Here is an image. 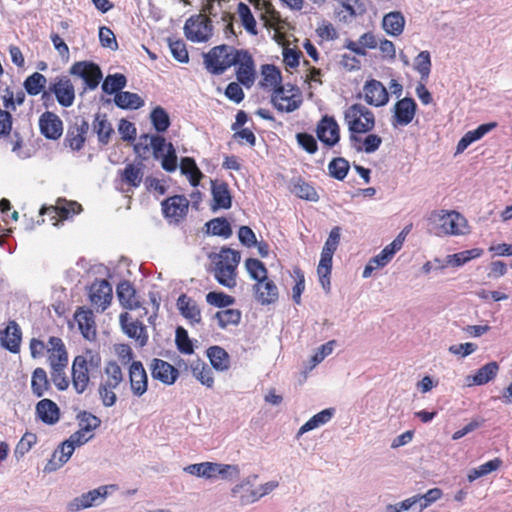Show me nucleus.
<instances>
[{"mask_svg": "<svg viewBox=\"0 0 512 512\" xmlns=\"http://www.w3.org/2000/svg\"><path fill=\"white\" fill-rule=\"evenodd\" d=\"M245 268L250 278L255 281L252 286L255 300L261 305L276 303L279 299V289L274 280L268 277L264 263L256 258H247Z\"/></svg>", "mask_w": 512, "mask_h": 512, "instance_id": "f257e3e1", "label": "nucleus"}, {"mask_svg": "<svg viewBox=\"0 0 512 512\" xmlns=\"http://www.w3.org/2000/svg\"><path fill=\"white\" fill-rule=\"evenodd\" d=\"M125 386V375L121 366L114 360L106 362L100 376L98 394L105 407L117 402V391Z\"/></svg>", "mask_w": 512, "mask_h": 512, "instance_id": "f03ea898", "label": "nucleus"}, {"mask_svg": "<svg viewBox=\"0 0 512 512\" xmlns=\"http://www.w3.org/2000/svg\"><path fill=\"white\" fill-rule=\"evenodd\" d=\"M240 253L237 250L223 247L218 253L210 255L214 265L215 279L227 288L236 286V269L240 262Z\"/></svg>", "mask_w": 512, "mask_h": 512, "instance_id": "7ed1b4c3", "label": "nucleus"}, {"mask_svg": "<svg viewBox=\"0 0 512 512\" xmlns=\"http://www.w3.org/2000/svg\"><path fill=\"white\" fill-rule=\"evenodd\" d=\"M344 122L350 138L371 132L375 128L376 118L374 112L367 106L354 103L344 111Z\"/></svg>", "mask_w": 512, "mask_h": 512, "instance_id": "20e7f679", "label": "nucleus"}, {"mask_svg": "<svg viewBox=\"0 0 512 512\" xmlns=\"http://www.w3.org/2000/svg\"><path fill=\"white\" fill-rule=\"evenodd\" d=\"M101 364V357L87 351L85 354L77 355L72 363V385L78 394L83 393L89 386L90 373L98 370Z\"/></svg>", "mask_w": 512, "mask_h": 512, "instance_id": "39448f33", "label": "nucleus"}, {"mask_svg": "<svg viewBox=\"0 0 512 512\" xmlns=\"http://www.w3.org/2000/svg\"><path fill=\"white\" fill-rule=\"evenodd\" d=\"M237 48L221 44L203 54L205 69L212 75H222L235 64Z\"/></svg>", "mask_w": 512, "mask_h": 512, "instance_id": "423d86ee", "label": "nucleus"}, {"mask_svg": "<svg viewBox=\"0 0 512 512\" xmlns=\"http://www.w3.org/2000/svg\"><path fill=\"white\" fill-rule=\"evenodd\" d=\"M54 95L59 105L62 107H70L73 105L76 94L75 87L71 79L67 75H59L54 77L46 91L42 93V100L47 106L46 101L51 100Z\"/></svg>", "mask_w": 512, "mask_h": 512, "instance_id": "0eeeda50", "label": "nucleus"}, {"mask_svg": "<svg viewBox=\"0 0 512 512\" xmlns=\"http://www.w3.org/2000/svg\"><path fill=\"white\" fill-rule=\"evenodd\" d=\"M81 211L82 206L78 202L60 198L56 201L55 205L43 206L40 209V215L43 217L42 222L48 220L53 226H58Z\"/></svg>", "mask_w": 512, "mask_h": 512, "instance_id": "6e6552de", "label": "nucleus"}, {"mask_svg": "<svg viewBox=\"0 0 512 512\" xmlns=\"http://www.w3.org/2000/svg\"><path fill=\"white\" fill-rule=\"evenodd\" d=\"M430 220L439 223L441 232L446 235H464L469 232L466 218L457 211H435Z\"/></svg>", "mask_w": 512, "mask_h": 512, "instance_id": "1a4fd4ad", "label": "nucleus"}, {"mask_svg": "<svg viewBox=\"0 0 512 512\" xmlns=\"http://www.w3.org/2000/svg\"><path fill=\"white\" fill-rule=\"evenodd\" d=\"M271 101L274 107L280 112H293L303 102L301 90L291 84L281 85L273 91Z\"/></svg>", "mask_w": 512, "mask_h": 512, "instance_id": "9d476101", "label": "nucleus"}, {"mask_svg": "<svg viewBox=\"0 0 512 512\" xmlns=\"http://www.w3.org/2000/svg\"><path fill=\"white\" fill-rule=\"evenodd\" d=\"M185 37L192 42H207L213 35V24L205 14L189 17L184 25Z\"/></svg>", "mask_w": 512, "mask_h": 512, "instance_id": "9b49d317", "label": "nucleus"}, {"mask_svg": "<svg viewBox=\"0 0 512 512\" xmlns=\"http://www.w3.org/2000/svg\"><path fill=\"white\" fill-rule=\"evenodd\" d=\"M147 314V308H142L135 319L128 312H123L119 316L123 332L129 338L135 339L141 346H144L148 340L147 329L142 321V318L147 316Z\"/></svg>", "mask_w": 512, "mask_h": 512, "instance_id": "f8f14e48", "label": "nucleus"}, {"mask_svg": "<svg viewBox=\"0 0 512 512\" xmlns=\"http://www.w3.org/2000/svg\"><path fill=\"white\" fill-rule=\"evenodd\" d=\"M235 74L237 81L246 88H251L256 79L255 62L248 50L238 49L235 55Z\"/></svg>", "mask_w": 512, "mask_h": 512, "instance_id": "ddd939ff", "label": "nucleus"}, {"mask_svg": "<svg viewBox=\"0 0 512 512\" xmlns=\"http://www.w3.org/2000/svg\"><path fill=\"white\" fill-rule=\"evenodd\" d=\"M418 105L412 97L399 99L392 108L391 125L394 128L409 125L417 112Z\"/></svg>", "mask_w": 512, "mask_h": 512, "instance_id": "4468645a", "label": "nucleus"}, {"mask_svg": "<svg viewBox=\"0 0 512 512\" xmlns=\"http://www.w3.org/2000/svg\"><path fill=\"white\" fill-rule=\"evenodd\" d=\"M88 297L97 311L103 312L111 304L112 286L105 279H95L89 287Z\"/></svg>", "mask_w": 512, "mask_h": 512, "instance_id": "2eb2a0df", "label": "nucleus"}, {"mask_svg": "<svg viewBox=\"0 0 512 512\" xmlns=\"http://www.w3.org/2000/svg\"><path fill=\"white\" fill-rule=\"evenodd\" d=\"M142 164L128 163L117 173L116 183L122 192H130L138 188L143 180Z\"/></svg>", "mask_w": 512, "mask_h": 512, "instance_id": "dca6fc26", "label": "nucleus"}, {"mask_svg": "<svg viewBox=\"0 0 512 512\" xmlns=\"http://www.w3.org/2000/svg\"><path fill=\"white\" fill-rule=\"evenodd\" d=\"M70 74L79 76L84 80L87 88L94 90L98 87L102 79V71L100 67L90 61L75 62L69 70Z\"/></svg>", "mask_w": 512, "mask_h": 512, "instance_id": "f3484780", "label": "nucleus"}, {"mask_svg": "<svg viewBox=\"0 0 512 512\" xmlns=\"http://www.w3.org/2000/svg\"><path fill=\"white\" fill-rule=\"evenodd\" d=\"M162 211L169 222L179 223L187 216L189 201L183 195L168 197L162 202Z\"/></svg>", "mask_w": 512, "mask_h": 512, "instance_id": "a211bd4d", "label": "nucleus"}, {"mask_svg": "<svg viewBox=\"0 0 512 512\" xmlns=\"http://www.w3.org/2000/svg\"><path fill=\"white\" fill-rule=\"evenodd\" d=\"M128 379L133 396L142 397L148 391V375L139 360H133L128 367Z\"/></svg>", "mask_w": 512, "mask_h": 512, "instance_id": "6ab92c4d", "label": "nucleus"}, {"mask_svg": "<svg viewBox=\"0 0 512 512\" xmlns=\"http://www.w3.org/2000/svg\"><path fill=\"white\" fill-rule=\"evenodd\" d=\"M88 131L89 123L85 119L76 120L67 128L63 141L64 146L72 151H80L84 147Z\"/></svg>", "mask_w": 512, "mask_h": 512, "instance_id": "aec40b11", "label": "nucleus"}, {"mask_svg": "<svg viewBox=\"0 0 512 512\" xmlns=\"http://www.w3.org/2000/svg\"><path fill=\"white\" fill-rule=\"evenodd\" d=\"M316 135L328 147L335 146L340 140V128L334 117L323 116L316 126Z\"/></svg>", "mask_w": 512, "mask_h": 512, "instance_id": "412c9836", "label": "nucleus"}, {"mask_svg": "<svg viewBox=\"0 0 512 512\" xmlns=\"http://www.w3.org/2000/svg\"><path fill=\"white\" fill-rule=\"evenodd\" d=\"M22 330L15 320H9L6 327L0 330V345L5 350L18 354L21 350Z\"/></svg>", "mask_w": 512, "mask_h": 512, "instance_id": "4be33fe9", "label": "nucleus"}, {"mask_svg": "<svg viewBox=\"0 0 512 512\" xmlns=\"http://www.w3.org/2000/svg\"><path fill=\"white\" fill-rule=\"evenodd\" d=\"M151 376L164 385H173L179 377V371L165 360L154 358L149 364Z\"/></svg>", "mask_w": 512, "mask_h": 512, "instance_id": "5701e85b", "label": "nucleus"}, {"mask_svg": "<svg viewBox=\"0 0 512 512\" xmlns=\"http://www.w3.org/2000/svg\"><path fill=\"white\" fill-rule=\"evenodd\" d=\"M363 94L366 103L374 107L385 106L389 101V93L386 87L375 79H370L365 82Z\"/></svg>", "mask_w": 512, "mask_h": 512, "instance_id": "b1692460", "label": "nucleus"}, {"mask_svg": "<svg viewBox=\"0 0 512 512\" xmlns=\"http://www.w3.org/2000/svg\"><path fill=\"white\" fill-rule=\"evenodd\" d=\"M39 129L45 138L57 140L63 133V122L56 113L46 111L39 117Z\"/></svg>", "mask_w": 512, "mask_h": 512, "instance_id": "393cba45", "label": "nucleus"}, {"mask_svg": "<svg viewBox=\"0 0 512 512\" xmlns=\"http://www.w3.org/2000/svg\"><path fill=\"white\" fill-rule=\"evenodd\" d=\"M338 8L336 14L344 22H351L367 12V6L363 0H336Z\"/></svg>", "mask_w": 512, "mask_h": 512, "instance_id": "a878e982", "label": "nucleus"}, {"mask_svg": "<svg viewBox=\"0 0 512 512\" xmlns=\"http://www.w3.org/2000/svg\"><path fill=\"white\" fill-rule=\"evenodd\" d=\"M46 352L50 367L68 366V352L60 337L51 336L48 339Z\"/></svg>", "mask_w": 512, "mask_h": 512, "instance_id": "bb28decb", "label": "nucleus"}, {"mask_svg": "<svg viewBox=\"0 0 512 512\" xmlns=\"http://www.w3.org/2000/svg\"><path fill=\"white\" fill-rule=\"evenodd\" d=\"M120 305L127 310H142L141 302L137 292L130 281H121L116 288Z\"/></svg>", "mask_w": 512, "mask_h": 512, "instance_id": "cd10ccee", "label": "nucleus"}, {"mask_svg": "<svg viewBox=\"0 0 512 512\" xmlns=\"http://www.w3.org/2000/svg\"><path fill=\"white\" fill-rule=\"evenodd\" d=\"M74 320L85 339L94 340L96 338V322L92 310L78 307L74 313Z\"/></svg>", "mask_w": 512, "mask_h": 512, "instance_id": "c85d7f7f", "label": "nucleus"}, {"mask_svg": "<svg viewBox=\"0 0 512 512\" xmlns=\"http://www.w3.org/2000/svg\"><path fill=\"white\" fill-rule=\"evenodd\" d=\"M201 473L202 478L205 479H214L216 477L232 479L239 476V468L237 465L203 462V469Z\"/></svg>", "mask_w": 512, "mask_h": 512, "instance_id": "c756f323", "label": "nucleus"}, {"mask_svg": "<svg viewBox=\"0 0 512 512\" xmlns=\"http://www.w3.org/2000/svg\"><path fill=\"white\" fill-rule=\"evenodd\" d=\"M212 193V209H229L232 205V196L229 186L225 181L212 180L211 181Z\"/></svg>", "mask_w": 512, "mask_h": 512, "instance_id": "7c9ffc66", "label": "nucleus"}, {"mask_svg": "<svg viewBox=\"0 0 512 512\" xmlns=\"http://www.w3.org/2000/svg\"><path fill=\"white\" fill-rule=\"evenodd\" d=\"M106 495V487H99L73 499L69 503L68 508L70 511H79L82 509L89 508L93 506L98 499H104Z\"/></svg>", "mask_w": 512, "mask_h": 512, "instance_id": "2f4dec72", "label": "nucleus"}, {"mask_svg": "<svg viewBox=\"0 0 512 512\" xmlns=\"http://www.w3.org/2000/svg\"><path fill=\"white\" fill-rule=\"evenodd\" d=\"M352 147L358 152L373 153L379 149L382 144V138L371 132L366 133L365 137L362 135H355L349 138Z\"/></svg>", "mask_w": 512, "mask_h": 512, "instance_id": "473e14b6", "label": "nucleus"}, {"mask_svg": "<svg viewBox=\"0 0 512 512\" xmlns=\"http://www.w3.org/2000/svg\"><path fill=\"white\" fill-rule=\"evenodd\" d=\"M177 308L181 315L191 324L200 323L202 320L201 310L197 303L186 294H181L177 299Z\"/></svg>", "mask_w": 512, "mask_h": 512, "instance_id": "72a5a7b5", "label": "nucleus"}, {"mask_svg": "<svg viewBox=\"0 0 512 512\" xmlns=\"http://www.w3.org/2000/svg\"><path fill=\"white\" fill-rule=\"evenodd\" d=\"M497 127L496 122H489L479 125L476 129L470 130L464 134L456 146V153H462L473 142L484 137L488 132Z\"/></svg>", "mask_w": 512, "mask_h": 512, "instance_id": "f704fd0d", "label": "nucleus"}, {"mask_svg": "<svg viewBox=\"0 0 512 512\" xmlns=\"http://www.w3.org/2000/svg\"><path fill=\"white\" fill-rule=\"evenodd\" d=\"M36 414L42 422L48 425L55 424L60 418L58 406L50 399H42L37 403Z\"/></svg>", "mask_w": 512, "mask_h": 512, "instance_id": "c9c22d12", "label": "nucleus"}, {"mask_svg": "<svg viewBox=\"0 0 512 512\" xmlns=\"http://www.w3.org/2000/svg\"><path fill=\"white\" fill-rule=\"evenodd\" d=\"M404 27L405 18L400 11L389 12L382 19V28L390 36L397 37L401 35Z\"/></svg>", "mask_w": 512, "mask_h": 512, "instance_id": "e433bc0d", "label": "nucleus"}, {"mask_svg": "<svg viewBox=\"0 0 512 512\" xmlns=\"http://www.w3.org/2000/svg\"><path fill=\"white\" fill-rule=\"evenodd\" d=\"M257 9L261 11V20L264 21V26L267 28H277L281 22V17L278 11L274 8L272 3L265 0L257 1Z\"/></svg>", "mask_w": 512, "mask_h": 512, "instance_id": "4c0bfd02", "label": "nucleus"}, {"mask_svg": "<svg viewBox=\"0 0 512 512\" xmlns=\"http://www.w3.org/2000/svg\"><path fill=\"white\" fill-rule=\"evenodd\" d=\"M499 371V365L497 362L492 361L481 368H479L472 377H468L467 380L471 379L469 385H484L489 381L493 380Z\"/></svg>", "mask_w": 512, "mask_h": 512, "instance_id": "58836bf2", "label": "nucleus"}, {"mask_svg": "<svg viewBox=\"0 0 512 512\" xmlns=\"http://www.w3.org/2000/svg\"><path fill=\"white\" fill-rule=\"evenodd\" d=\"M207 356L215 370L223 372L229 369L230 357L224 348L211 346L207 349Z\"/></svg>", "mask_w": 512, "mask_h": 512, "instance_id": "ea45409f", "label": "nucleus"}, {"mask_svg": "<svg viewBox=\"0 0 512 512\" xmlns=\"http://www.w3.org/2000/svg\"><path fill=\"white\" fill-rule=\"evenodd\" d=\"M333 255V253L322 251L320 261L317 266V274L319 276V281L324 290L326 291L330 290V276L332 270Z\"/></svg>", "mask_w": 512, "mask_h": 512, "instance_id": "a19ab883", "label": "nucleus"}, {"mask_svg": "<svg viewBox=\"0 0 512 512\" xmlns=\"http://www.w3.org/2000/svg\"><path fill=\"white\" fill-rule=\"evenodd\" d=\"M114 103L121 109L136 110L144 105V100L137 93L120 91L115 94Z\"/></svg>", "mask_w": 512, "mask_h": 512, "instance_id": "79ce46f5", "label": "nucleus"}, {"mask_svg": "<svg viewBox=\"0 0 512 512\" xmlns=\"http://www.w3.org/2000/svg\"><path fill=\"white\" fill-rule=\"evenodd\" d=\"M262 80L260 82L264 89L275 91L276 88L281 86L282 76L280 70L270 64L262 66Z\"/></svg>", "mask_w": 512, "mask_h": 512, "instance_id": "37998d69", "label": "nucleus"}, {"mask_svg": "<svg viewBox=\"0 0 512 512\" xmlns=\"http://www.w3.org/2000/svg\"><path fill=\"white\" fill-rule=\"evenodd\" d=\"M193 376L202 384L208 388L213 387L214 378L212 369L200 359L193 361L190 364Z\"/></svg>", "mask_w": 512, "mask_h": 512, "instance_id": "c03bdc74", "label": "nucleus"}, {"mask_svg": "<svg viewBox=\"0 0 512 512\" xmlns=\"http://www.w3.org/2000/svg\"><path fill=\"white\" fill-rule=\"evenodd\" d=\"M93 130L97 134L98 141L106 145L110 142L114 129L111 123L107 120L106 115L97 114L93 121Z\"/></svg>", "mask_w": 512, "mask_h": 512, "instance_id": "a18cd8bd", "label": "nucleus"}, {"mask_svg": "<svg viewBox=\"0 0 512 512\" xmlns=\"http://www.w3.org/2000/svg\"><path fill=\"white\" fill-rule=\"evenodd\" d=\"M31 389L36 397H42L49 389L50 382L46 371L38 367L36 368L31 377Z\"/></svg>", "mask_w": 512, "mask_h": 512, "instance_id": "49530a36", "label": "nucleus"}, {"mask_svg": "<svg viewBox=\"0 0 512 512\" xmlns=\"http://www.w3.org/2000/svg\"><path fill=\"white\" fill-rule=\"evenodd\" d=\"M180 170L182 174L188 177L192 186L196 187L199 185L203 174L193 158L183 157L180 161Z\"/></svg>", "mask_w": 512, "mask_h": 512, "instance_id": "de8ad7c7", "label": "nucleus"}, {"mask_svg": "<svg viewBox=\"0 0 512 512\" xmlns=\"http://www.w3.org/2000/svg\"><path fill=\"white\" fill-rule=\"evenodd\" d=\"M237 13L245 30L251 35H257L258 30L256 20L249 6L243 2H239L237 6Z\"/></svg>", "mask_w": 512, "mask_h": 512, "instance_id": "09e8293b", "label": "nucleus"}, {"mask_svg": "<svg viewBox=\"0 0 512 512\" xmlns=\"http://www.w3.org/2000/svg\"><path fill=\"white\" fill-rule=\"evenodd\" d=\"M503 464L502 459L499 457H496L477 468H473L468 472L467 478L469 482H473L476 479L483 477L493 471L498 470Z\"/></svg>", "mask_w": 512, "mask_h": 512, "instance_id": "8fccbe9b", "label": "nucleus"}, {"mask_svg": "<svg viewBox=\"0 0 512 512\" xmlns=\"http://www.w3.org/2000/svg\"><path fill=\"white\" fill-rule=\"evenodd\" d=\"M334 414L333 408L324 409L321 412L315 414L311 417L304 425H302L299 429V434H304L310 430H313L328 421L331 420Z\"/></svg>", "mask_w": 512, "mask_h": 512, "instance_id": "3c124183", "label": "nucleus"}, {"mask_svg": "<svg viewBox=\"0 0 512 512\" xmlns=\"http://www.w3.org/2000/svg\"><path fill=\"white\" fill-rule=\"evenodd\" d=\"M46 84V77L39 72H34L25 79L24 88L29 95L36 96L41 92L43 93V91H45L44 89Z\"/></svg>", "mask_w": 512, "mask_h": 512, "instance_id": "603ef678", "label": "nucleus"}, {"mask_svg": "<svg viewBox=\"0 0 512 512\" xmlns=\"http://www.w3.org/2000/svg\"><path fill=\"white\" fill-rule=\"evenodd\" d=\"M150 119L154 129L158 133L167 131L171 123L168 113L161 106H157L151 111Z\"/></svg>", "mask_w": 512, "mask_h": 512, "instance_id": "864d4df0", "label": "nucleus"}, {"mask_svg": "<svg viewBox=\"0 0 512 512\" xmlns=\"http://www.w3.org/2000/svg\"><path fill=\"white\" fill-rule=\"evenodd\" d=\"M432 63L429 51H421L414 60V69L419 73L420 80L428 81Z\"/></svg>", "mask_w": 512, "mask_h": 512, "instance_id": "5fc2aeb1", "label": "nucleus"}, {"mask_svg": "<svg viewBox=\"0 0 512 512\" xmlns=\"http://www.w3.org/2000/svg\"><path fill=\"white\" fill-rule=\"evenodd\" d=\"M127 84L126 77L121 73H115L108 75L103 83L102 90L107 94H113L120 92Z\"/></svg>", "mask_w": 512, "mask_h": 512, "instance_id": "6e6d98bb", "label": "nucleus"}, {"mask_svg": "<svg viewBox=\"0 0 512 512\" xmlns=\"http://www.w3.org/2000/svg\"><path fill=\"white\" fill-rule=\"evenodd\" d=\"M483 254V249L481 248H473L470 250H465L459 253H455L452 255H449L447 257V262L451 264L452 266H461L467 263L468 261L472 259L479 258Z\"/></svg>", "mask_w": 512, "mask_h": 512, "instance_id": "4d7b16f0", "label": "nucleus"}, {"mask_svg": "<svg viewBox=\"0 0 512 512\" xmlns=\"http://www.w3.org/2000/svg\"><path fill=\"white\" fill-rule=\"evenodd\" d=\"M349 168V162L343 157L334 158L328 164L329 175L337 180H343L346 177Z\"/></svg>", "mask_w": 512, "mask_h": 512, "instance_id": "13d9d810", "label": "nucleus"}, {"mask_svg": "<svg viewBox=\"0 0 512 512\" xmlns=\"http://www.w3.org/2000/svg\"><path fill=\"white\" fill-rule=\"evenodd\" d=\"M168 45L172 56L180 63H188L189 53L182 39L168 38Z\"/></svg>", "mask_w": 512, "mask_h": 512, "instance_id": "bf43d9fd", "label": "nucleus"}, {"mask_svg": "<svg viewBox=\"0 0 512 512\" xmlns=\"http://www.w3.org/2000/svg\"><path fill=\"white\" fill-rule=\"evenodd\" d=\"M207 226L213 235L222 236L224 238H228L232 235L231 225L224 217L210 220Z\"/></svg>", "mask_w": 512, "mask_h": 512, "instance_id": "052dcab7", "label": "nucleus"}, {"mask_svg": "<svg viewBox=\"0 0 512 512\" xmlns=\"http://www.w3.org/2000/svg\"><path fill=\"white\" fill-rule=\"evenodd\" d=\"M221 328L229 325H237L241 320V312L238 309H225L218 311L215 315Z\"/></svg>", "mask_w": 512, "mask_h": 512, "instance_id": "680f3d73", "label": "nucleus"}, {"mask_svg": "<svg viewBox=\"0 0 512 512\" xmlns=\"http://www.w3.org/2000/svg\"><path fill=\"white\" fill-rule=\"evenodd\" d=\"M206 302L218 308H225L233 305L235 298L224 292L211 291L206 295Z\"/></svg>", "mask_w": 512, "mask_h": 512, "instance_id": "e2e57ef3", "label": "nucleus"}, {"mask_svg": "<svg viewBox=\"0 0 512 512\" xmlns=\"http://www.w3.org/2000/svg\"><path fill=\"white\" fill-rule=\"evenodd\" d=\"M292 192L297 197L308 201H317L319 198L314 187L304 181H299L294 184Z\"/></svg>", "mask_w": 512, "mask_h": 512, "instance_id": "0e129e2a", "label": "nucleus"}, {"mask_svg": "<svg viewBox=\"0 0 512 512\" xmlns=\"http://www.w3.org/2000/svg\"><path fill=\"white\" fill-rule=\"evenodd\" d=\"M295 285L292 288V298L295 304L301 303V295L305 290V277L303 271L296 267L293 269Z\"/></svg>", "mask_w": 512, "mask_h": 512, "instance_id": "69168bd1", "label": "nucleus"}, {"mask_svg": "<svg viewBox=\"0 0 512 512\" xmlns=\"http://www.w3.org/2000/svg\"><path fill=\"white\" fill-rule=\"evenodd\" d=\"M145 139L150 140V146L153 150V156L155 159H160L168 149V143L166 139L161 135H145Z\"/></svg>", "mask_w": 512, "mask_h": 512, "instance_id": "338daca9", "label": "nucleus"}, {"mask_svg": "<svg viewBox=\"0 0 512 512\" xmlns=\"http://www.w3.org/2000/svg\"><path fill=\"white\" fill-rule=\"evenodd\" d=\"M176 345L180 352L184 354H192L194 352L193 344L189 339L187 331L178 327L176 330Z\"/></svg>", "mask_w": 512, "mask_h": 512, "instance_id": "774afa93", "label": "nucleus"}]
</instances>
